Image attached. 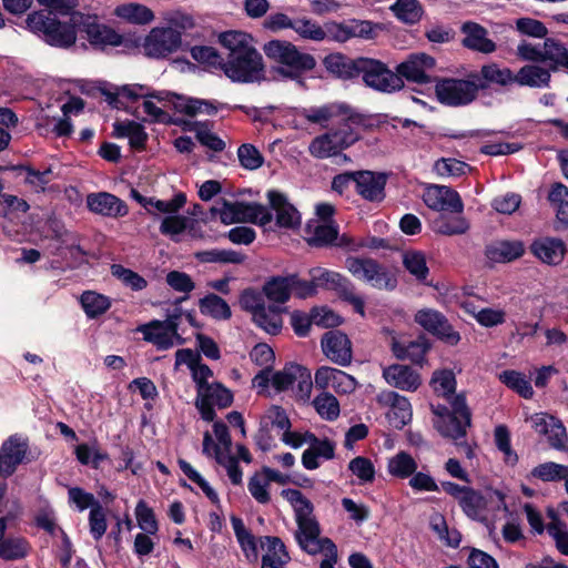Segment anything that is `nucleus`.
I'll use <instances>...</instances> for the list:
<instances>
[{
    "label": "nucleus",
    "mask_w": 568,
    "mask_h": 568,
    "mask_svg": "<svg viewBox=\"0 0 568 568\" xmlns=\"http://www.w3.org/2000/svg\"><path fill=\"white\" fill-rule=\"evenodd\" d=\"M220 44L229 50L222 71L234 83H260L265 80L262 54L252 45V37L242 31H225Z\"/></svg>",
    "instance_id": "1"
},
{
    "label": "nucleus",
    "mask_w": 568,
    "mask_h": 568,
    "mask_svg": "<svg viewBox=\"0 0 568 568\" xmlns=\"http://www.w3.org/2000/svg\"><path fill=\"white\" fill-rule=\"evenodd\" d=\"M281 495L292 505L295 515L297 529L294 538L300 548L310 554L316 555L326 551L329 559L337 560V547L328 537H321V526L314 516V506L301 490L287 488Z\"/></svg>",
    "instance_id": "2"
},
{
    "label": "nucleus",
    "mask_w": 568,
    "mask_h": 568,
    "mask_svg": "<svg viewBox=\"0 0 568 568\" xmlns=\"http://www.w3.org/2000/svg\"><path fill=\"white\" fill-rule=\"evenodd\" d=\"M265 55L278 64L275 72L284 79L305 85L303 75L316 67L311 53L302 52L290 41L271 40L263 45Z\"/></svg>",
    "instance_id": "3"
},
{
    "label": "nucleus",
    "mask_w": 568,
    "mask_h": 568,
    "mask_svg": "<svg viewBox=\"0 0 568 568\" xmlns=\"http://www.w3.org/2000/svg\"><path fill=\"white\" fill-rule=\"evenodd\" d=\"M74 14L60 20L50 17L45 10L32 11L26 19V27L48 45L67 50L72 48L78 39L79 23L72 21Z\"/></svg>",
    "instance_id": "4"
},
{
    "label": "nucleus",
    "mask_w": 568,
    "mask_h": 568,
    "mask_svg": "<svg viewBox=\"0 0 568 568\" xmlns=\"http://www.w3.org/2000/svg\"><path fill=\"white\" fill-rule=\"evenodd\" d=\"M348 272L376 290L394 291L398 281L394 273L371 257L349 256L345 261Z\"/></svg>",
    "instance_id": "5"
},
{
    "label": "nucleus",
    "mask_w": 568,
    "mask_h": 568,
    "mask_svg": "<svg viewBox=\"0 0 568 568\" xmlns=\"http://www.w3.org/2000/svg\"><path fill=\"white\" fill-rule=\"evenodd\" d=\"M213 215L220 213V219L223 224L232 223H252L265 226L273 220L272 212L261 203L257 202H229L223 200V209H211Z\"/></svg>",
    "instance_id": "6"
},
{
    "label": "nucleus",
    "mask_w": 568,
    "mask_h": 568,
    "mask_svg": "<svg viewBox=\"0 0 568 568\" xmlns=\"http://www.w3.org/2000/svg\"><path fill=\"white\" fill-rule=\"evenodd\" d=\"M437 100L445 105L460 106L471 103L478 95L475 80L468 75V79L444 78L439 79L435 85Z\"/></svg>",
    "instance_id": "7"
},
{
    "label": "nucleus",
    "mask_w": 568,
    "mask_h": 568,
    "mask_svg": "<svg viewBox=\"0 0 568 568\" xmlns=\"http://www.w3.org/2000/svg\"><path fill=\"white\" fill-rule=\"evenodd\" d=\"M359 75L368 88L378 92L393 93L404 87L400 77L389 70L384 62L376 59L363 57Z\"/></svg>",
    "instance_id": "8"
},
{
    "label": "nucleus",
    "mask_w": 568,
    "mask_h": 568,
    "mask_svg": "<svg viewBox=\"0 0 568 568\" xmlns=\"http://www.w3.org/2000/svg\"><path fill=\"white\" fill-rule=\"evenodd\" d=\"M414 322L442 343L455 346L460 342V334L448 318L435 308H422L414 315Z\"/></svg>",
    "instance_id": "9"
},
{
    "label": "nucleus",
    "mask_w": 568,
    "mask_h": 568,
    "mask_svg": "<svg viewBox=\"0 0 568 568\" xmlns=\"http://www.w3.org/2000/svg\"><path fill=\"white\" fill-rule=\"evenodd\" d=\"M182 45V34L171 27L152 28L144 38V54L152 59H164L176 52Z\"/></svg>",
    "instance_id": "10"
},
{
    "label": "nucleus",
    "mask_w": 568,
    "mask_h": 568,
    "mask_svg": "<svg viewBox=\"0 0 568 568\" xmlns=\"http://www.w3.org/2000/svg\"><path fill=\"white\" fill-rule=\"evenodd\" d=\"M72 21L79 23V32L85 33L88 41L94 48L118 47L123 41L122 36L100 23L97 14L77 12Z\"/></svg>",
    "instance_id": "11"
},
{
    "label": "nucleus",
    "mask_w": 568,
    "mask_h": 568,
    "mask_svg": "<svg viewBox=\"0 0 568 568\" xmlns=\"http://www.w3.org/2000/svg\"><path fill=\"white\" fill-rule=\"evenodd\" d=\"M356 174L355 190L362 199L372 203H381L385 200L387 173L359 170Z\"/></svg>",
    "instance_id": "12"
},
{
    "label": "nucleus",
    "mask_w": 568,
    "mask_h": 568,
    "mask_svg": "<svg viewBox=\"0 0 568 568\" xmlns=\"http://www.w3.org/2000/svg\"><path fill=\"white\" fill-rule=\"evenodd\" d=\"M435 64V59L426 53H412L405 61L397 64L395 73L400 77V80L406 79L408 82L428 84L432 79L426 71L433 69Z\"/></svg>",
    "instance_id": "13"
},
{
    "label": "nucleus",
    "mask_w": 568,
    "mask_h": 568,
    "mask_svg": "<svg viewBox=\"0 0 568 568\" xmlns=\"http://www.w3.org/2000/svg\"><path fill=\"white\" fill-rule=\"evenodd\" d=\"M343 115L345 116L343 122L336 129L329 131L341 152L361 139L358 128L368 129L372 126L371 119L366 115L355 113L352 110L348 111V114Z\"/></svg>",
    "instance_id": "14"
},
{
    "label": "nucleus",
    "mask_w": 568,
    "mask_h": 568,
    "mask_svg": "<svg viewBox=\"0 0 568 568\" xmlns=\"http://www.w3.org/2000/svg\"><path fill=\"white\" fill-rule=\"evenodd\" d=\"M321 346L331 362L339 366H348L352 363V343L345 333L337 329L326 332L321 339Z\"/></svg>",
    "instance_id": "15"
},
{
    "label": "nucleus",
    "mask_w": 568,
    "mask_h": 568,
    "mask_svg": "<svg viewBox=\"0 0 568 568\" xmlns=\"http://www.w3.org/2000/svg\"><path fill=\"white\" fill-rule=\"evenodd\" d=\"M29 449L28 442L19 435H11L0 447V476L8 478L14 474Z\"/></svg>",
    "instance_id": "16"
},
{
    "label": "nucleus",
    "mask_w": 568,
    "mask_h": 568,
    "mask_svg": "<svg viewBox=\"0 0 568 568\" xmlns=\"http://www.w3.org/2000/svg\"><path fill=\"white\" fill-rule=\"evenodd\" d=\"M532 428L540 435H546L549 445L565 452L568 449V436L566 428L558 418L540 413L531 417Z\"/></svg>",
    "instance_id": "17"
},
{
    "label": "nucleus",
    "mask_w": 568,
    "mask_h": 568,
    "mask_svg": "<svg viewBox=\"0 0 568 568\" xmlns=\"http://www.w3.org/2000/svg\"><path fill=\"white\" fill-rule=\"evenodd\" d=\"M382 406H388L387 413L389 423L397 429H402L412 420V405L409 400L394 390H384L377 396Z\"/></svg>",
    "instance_id": "18"
},
{
    "label": "nucleus",
    "mask_w": 568,
    "mask_h": 568,
    "mask_svg": "<svg viewBox=\"0 0 568 568\" xmlns=\"http://www.w3.org/2000/svg\"><path fill=\"white\" fill-rule=\"evenodd\" d=\"M315 385L318 388L332 387L337 393L349 394L356 389L357 382L347 373L329 366H322L315 373Z\"/></svg>",
    "instance_id": "19"
},
{
    "label": "nucleus",
    "mask_w": 568,
    "mask_h": 568,
    "mask_svg": "<svg viewBox=\"0 0 568 568\" xmlns=\"http://www.w3.org/2000/svg\"><path fill=\"white\" fill-rule=\"evenodd\" d=\"M529 250L540 262L547 265H559L566 254V244L561 239L542 236L535 239Z\"/></svg>",
    "instance_id": "20"
},
{
    "label": "nucleus",
    "mask_w": 568,
    "mask_h": 568,
    "mask_svg": "<svg viewBox=\"0 0 568 568\" xmlns=\"http://www.w3.org/2000/svg\"><path fill=\"white\" fill-rule=\"evenodd\" d=\"M432 346V342L424 334H420L413 341L393 339L392 352L397 359L410 361L414 364L422 365Z\"/></svg>",
    "instance_id": "21"
},
{
    "label": "nucleus",
    "mask_w": 568,
    "mask_h": 568,
    "mask_svg": "<svg viewBox=\"0 0 568 568\" xmlns=\"http://www.w3.org/2000/svg\"><path fill=\"white\" fill-rule=\"evenodd\" d=\"M478 92L491 85L507 87L515 83V74L509 68H500L497 63L484 64L478 72L470 73Z\"/></svg>",
    "instance_id": "22"
},
{
    "label": "nucleus",
    "mask_w": 568,
    "mask_h": 568,
    "mask_svg": "<svg viewBox=\"0 0 568 568\" xmlns=\"http://www.w3.org/2000/svg\"><path fill=\"white\" fill-rule=\"evenodd\" d=\"M383 377L390 386L406 392H415L422 384L419 373L408 365H389L383 369Z\"/></svg>",
    "instance_id": "23"
},
{
    "label": "nucleus",
    "mask_w": 568,
    "mask_h": 568,
    "mask_svg": "<svg viewBox=\"0 0 568 568\" xmlns=\"http://www.w3.org/2000/svg\"><path fill=\"white\" fill-rule=\"evenodd\" d=\"M363 57L352 59L341 52L326 55L323 64L328 73L341 80H353L359 77Z\"/></svg>",
    "instance_id": "24"
},
{
    "label": "nucleus",
    "mask_w": 568,
    "mask_h": 568,
    "mask_svg": "<svg viewBox=\"0 0 568 568\" xmlns=\"http://www.w3.org/2000/svg\"><path fill=\"white\" fill-rule=\"evenodd\" d=\"M87 205L91 212L103 216L118 217L128 214L126 204L118 196L108 192L89 194L87 196Z\"/></svg>",
    "instance_id": "25"
},
{
    "label": "nucleus",
    "mask_w": 568,
    "mask_h": 568,
    "mask_svg": "<svg viewBox=\"0 0 568 568\" xmlns=\"http://www.w3.org/2000/svg\"><path fill=\"white\" fill-rule=\"evenodd\" d=\"M304 234L305 241L312 247L332 246L338 239V226L333 221H311L306 224Z\"/></svg>",
    "instance_id": "26"
},
{
    "label": "nucleus",
    "mask_w": 568,
    "mask_h": 568,
    "mask_svg": "<svg viewBox=\"0 0 568 568\" xmlns=\"http://www.w3.org/2000/svg\"><path fill=\"white\" fill-rule=\"evenodd\" d=\"M267 199L272 210L276 212V224L280 227L294 229L301 224L298 211L288 203L286 196L277 191H268Z\"/></svg>",
    "instance_id": "27"
},
{
    "label": "nucleus",
    "mask_w": 568,
    "mask_h": 568,
    "mask_svg": "<svg viewBox=\"0 0 568 568\" xmlns=\"http://www.w3.org/2000/svg\"><path fill=\"white\" fill-rule=\"evenodd\" d=\"M261 542L266 546V552L261 558V568H286L291 556L283 540L276 536H264Z\"/></svg>",
    "instance_id": "28"
},
{
    "label": "nucleus",
    "mask_w": 568,
    "mask_h": 568,
    "mask_svg": "<svg viewBox=\"0 0 568 568\" xmlns=\"http://www.w3.org/2000/svg\"><path fill=\"white\" fill-rule=\"evenodd\" d=\"M526 247L520 240L497 241L486 247L485 255L495 263H509L521 257Z\"/></svg>",
    "instance_id": "29"
},
{
    "label": "nucleus",
    "mask_w": 568,
    "mask_h": 568,
    "mask_svg": "<svg viewBox=\"0 0 568 568\" xmlns=\"http://www.w3.org/2000/svg\"><path fill=\"white\" fill-rule=\"evenodd\" d=\"M462 32L465 34L463 45L470 50L483 53H491L496 50V44L487 38V30L476 22H465L462 26Z\"/></svg>",
    "instance_id": "30"
},
{
    "label": "nucleus",
    "mask_w": 568,
    "mask_h": 568,
    "mask_svg": "<svg viewBox=\"0 0 568 568\" xmlns=\"http://www.w3.org/2000/svg\"><path fill=\"white\" fill-rule=\"evenodd\" d=\"M138 331L142 333L143 339L152 343L159 351H166L173 347V332L160 320H153L146 324L140 325Z\"/></svg>",
    "instance_id": "31"
},
{
    "label": "nucleus",
    "mask_w": 568,
    "mask_h": 568,
    "mask_svg": "<svg viewBox=\"0 0 568 568\" xmlns=\"http://www.w3.org/2000/svg\"><path fill=\"white\" fill-rule=\"evenodd\" d=\"M113 136L118 139L129 138L130 146L138 151L145 149L149 139L144 126L141 123L131 120L114 122Z\"/></svg>",
    "instance_id": "32"
},
{
    "label": "nucleus",
    "mask_w": 568,
    "mask_h": 568,
    "mask_svg": "<svg viewBox=\"0 0 568 568\" xmlns=\"http://www.w3.org/2000/svg\"><path fill=\"white\" fill-rule=\"evenodd\" d=\"M331 291L335 292L342 301L351 304L356 313L365 316L364 298L356 294L355 285L349 278L336 272Z\"/></svg>",
    "instance_id": "33"
},
{
    "label": "nucleus",
    "mask_w": 568,
    "mask_h": 568,
    "mask_svg": "<svg viewBox=\"0 0 568 568\" xmlns=\"http://www.w3.org/2000/svg\"><path fill=\"white\" fill-rule=\"evenodd\" d=\"M231 524L236 540L246 558L251 564L258 560V549L255 536L245 527L243 520L237 516H231Z\"/></svg>",
    "instance_id": "34"
},
{
    "label": "nucleus",
    "mask_w": 568,
    "mask_h": 568,
    "mask_svg": "<svg viewBox=\"0 0 568 568\" xmlns=\"http://www.w3.org/2000/svg\"><path fill=\"white\" fill-rule=\"evenodd\" d=\"M547 200L556 211V230L568 227V187L556 182L551 185Z\"/></svg>",
    "instance_id": "35"
},
{
    "label": "nucleus",
    "mask_w": 568,
    "mask_h": 568,
    "mask_svg": "<svg viewBox=\"0 0 568 568\" xmlns=\"http://www.w3.org/2000/svg\"><path fill=\"white\" fill-rule=\"evenodd\" d=\"M184 131L195 132L196 140L207 149L214 152H222L225 149V142L211 131L212 123L209 121H183Z\"/></svg>",
    "instance_id": "36"
},
{
    "label": "nucleus",
    "mask_w": 568,
    "mask_h": 568,
    "mask_svg": "<svg viewBox=\"0 0 568 568\" xmlns=\"http://www.w3.org/2000/svg\"><path fill=\"white\" fill-rule=\"evenodd\" d=\"M550 78V70L534 64H526L515 74V83L521 87L548 88Z\"/></svg>",
    "instance_id": "37"
},
{
    "label": "nucleus",
    "mask_w": 568,
    "mask_h": 568,
    "mask_svg": "<svg viewBox=\"0 0 568 568\" xmlns=\"http://www.w3.org/2000/svg\"><path fill=\"white\" fill-rule=\"evenodd\" d=\"M389 10L402 23L414 26L422 20L424 8L418 0H396Z\"/></svg>",
    "instance_id": "38"
},
{
    "label": "nucleus",
    "mask_w": 568,
    "mask_h": 568,
    "mask_svg": "<svg viewBox=\"0 0 568 568\" xmlns=\"http://www.w3.org/2000/svg\"><path fill=\"white\" fill-rule=\"evenodd\" d=\"M449 415L446 419L435 420V428L445 438L453 440L464 438L471 423L466 424V417H462L458 414L450 413Z\"/></svg>",
    "instance_id": "39"
},
{
    "label": "nucleus",
    "mask_w": 568,
    "mask_h": 568,
    "mask_svg": "<svg viewBox=\"0 0 568 568\" xmlns=\"http://www.w3.org/2000/svg\"><path fill=\"white\" fill-rule=\"evenodd\" d=\"M262 292L271 302L277 304L286 303L292 295L288 274L268 277L262 287Z\"/></svg>",
    "instance_id": "40"
},
{
    "label": "nucleus",
    "mask_w": 568,
    "mask_h": 568,
    "mask_svg": "<svg viewBox=\"0 0 568 568\" xmlns=\"http://www.w3.org/2000/svg\"><path fill=\"white\" fill-rule=\"evenodd\" d=\"M348 111H351V108L347 104L333 103L304 110L303 116L311 123L326 126L327 122L332 120L334 116L348 114Z\"/></svg>",
    "instance_id": "41"
},
{
    "label": "nucleus",
    "mask_w": 568,
    "mask_h": 568,
    "mask_svg": "<svg viewBox=\"0 0 568 568\" xmlns=\"http://www.w3.org/2000/svg\"><path fill=\"white\" fill-rule=\"evenodd\" d=\"M254 323L271 335H277L283 326L281 308L270 305L260 307L253 317Z\"/></svg>",
    "instance_id": "42"
},
{
    "label": "nucleus",
    "mask_w": 568,
    "mask_h": 568,
    "mask_svg": "<svg viewBox=\"0 0 568 568\" xmlns=\"http://www.w3.org/2000/svg\"><path fill=\"white\" fill-rule=\"evenodd\" d=\"M458 504L464 514L473 520H479L487 508L485 496L473 487L466 489V494L459 497Z\"/></svg>",
    "instance_id": "43"
},
{
    "label": "nucleus",
    "mask_w": 568,
    "mask_h": 568,
    "mask_svg": "<svg viewBox=\"0 0 568 568\" xmlns=\"http://www.w3.org/2000/svg\"><path fill=\"white\" fill-rule=\"evenodd\" d=\"M498 378L503 384L521 397L527 399L532 397L534 389L531 387L530 379L524 373L514 369H506L498 375Z\"/></svg>",
    "instance_id": "44"
},
{
    "label": "nucleus",
    "mask_w": 568,
    "mask_h": 568,
    "mask_svg": "<svg viewBox=\"0 0 568 568\" xmlns=\"http://www.w3.org/2000/svg\"><path fill=\"white\" fill-rule=\"evenodd\" d=\"M80 304L89 318H97L111 307L108 296L93 291H85L80 296Z\"/></svg>",
    "instance_id": "45"
},
{
    "label": "nucleus",
    "mask_w": 568,
    "mask_h": 568,
    "mask_svg": "<svg viewBox=\"0 0 568 568\" xmlns=\"http://www.w3.org/2000/svg\"><path fill=\"white\" fill-rule=\"evenodd\" d=\"M202 314L215 320H229L232 316L231 308L221 296L210 293L199 301Z\"/></svg>",
    "instance_id": "46"
},
{
    "label": "nucleus",
    "mask_w": 568,
    "mask_h": 568,
    "mask_svg": "<svg viewBox=\"0 0 568 568\" xmlns=\"http://www.w3.org/2000/svg\"><path fill=\"white\" fill-rule=\"evenodd\" d=\"M403 265L410 275L419 283L427 284L426 280L429 268L426 263V256L420 251H407L403 254Z\"/></svg>",
    "instance_id": "47"
},
{
    "label": "nucleus",
    "mask_w": 568,
    "mask_h": 568,
    "mask_svg": "<svg viewBox=\"0 0 568 568\" xmlns=\"http://www.w3.org/2000/svg\"><path fill=\"white\" fill-rule=\"evenodd\" d=\"M347 38H359L364 40H373L376 38L377 32L383 30L381 23H375L368 20L348 19L345 20Z\"/></svg>",
    "instance_id": "48"
},
{
    "label": "nucleus",
    "mask_w": 568,
    "mask_h": 568,
    "mask_svg": "<svg viewBox=\"0 0 568 568\" xmlns=\"http://www.w3.org/2000/svg\"><path fill=\"white\" fill-rule=\"evenodd\" d=\"M387 469L392 476L405 479L417 470V463L408 453L399 452L389 458Z\"/></svg>",
    "instance_id": "49"
},
{
    "label": "nucleus",
    "mask_w": 568,
    "mask_h": 568,
    "mask_svg": "<svg viewBox=\"0 0 568 568\" xmlns=\"http://www.w3.org/2000/svg\"><path fill=\"white\" fill-rule=\"evenodd\" d=\"M115 13L124 20L138 24H146L154 19V13L151 9L138 3L120 6L115 9Z\"/></svg>",
    "instance_id": "50"
},
{
    "label": "nucleus",
    "mask_w": 568,
    "mask_h": 568,
    "mask_svg": "<svg viewBox=\"0 0 568 568\" xmlns=\"http://www.w3.org/2000/svg\"><path fill=\"white\" fill-rule=\"evenodd\" d=\"M308 151L316 159H327L341 154V150L329 131L315 138L311 142Z\"/></svg>",
    "instance_id": "51"
},
{
    "label": "nucleus",
    "mask_w": 568,
    "mask_h": 568,
    "mask_svg": "<svg viewBox=\"0 0 568 568\" xmlns=\"http://www.w3.org/2000/svg\"><path fill=\"white\" fill-rule=\"evenodd\" d=\"M29 544L24 538L8 537L0 540V558L4 560H18L28 555Z\"/></svg>",
    "instance_id": "52"
},
{
    "label": "nucleus",
    "mask_w": 568,
    "mask_h": 568,
    "mask_svg": "<svg viewBox=\"0 0 568 568\" xmlns=\"http://www.w3.org/2000/svg\"><path fill=\"white\" fill-rule=\"evenodd\" d=\"M301 372V365L296 363H288L283 369L273 373L272 386L277 393L287 390L293 386L298 378Z\"/></svg>",
    "instance_id": "53"
},
{
    "label": "nucleus",
    "mask_w": 568,
    "mask_h": 568,
    "mask_svg": "<svg viewBox=\"0 0 568 568\" xmlns=\"http://www.w3.org/2000/svg\"><path fill=\"white\" fill-rule=\"evenodd\" d=\"M531 476L542 481H559L568 476V466L547 462L531 470Z\"/></svg>",
    "instance_id": "54"
},
{
    "label": "nucleus",
    "mask_w": 568,
    "mask_h": 568,
    "mask_svg": "<svg viewBox=\"0 0 568 568\" xmlns=\"http://www.w3.org/2000/svg\"><path fill=\"white\" fill-rule=\"evenodd\" d=\"M45 226L50 232L51 239L60 242L61 245L70 244L71 248H77L78 251H81L80 245H75V234L69 232L61 220L57 219L55 216H50L45 222Z\"/></svg>",
    "instance_id": "55"
},
{
    "label": "nucleus",
    "mask_w": 568,
    "mask_h": 568,
    "mask_svg": "<svg viewBox=\"0 0 568 568\" xmlns=\"http://www.w3.org/2000/svg\"><path fill=\"white\" fill-rule=\"evenodd\" d=\"M191 57L199 63L210 68L222 70L224 58L219 51L210 45H194L190 50Z\"/></svg>",
    "instance_id": "56"
},
{
    "label": "nucleus",
    "mask_w": 568,
    "mask_h": 568,
    "mask_svg": "<svg viewBox=\"0 0 568 568\" xmlns=\"http://www.w3.org/2000/svg\"><path fill=\"white\" fill-rule=\"evenodd\" d=\"M318 415L326 420H335L339 416V403L336 397L328 393H322L313 400Z\"/></svg>",
    "instance_id": "57"
},
{
    "label": "nucleus",
    "mask_w": 568,
    "mask_h": 568,
    "mask_svg": "<svg viewBox=\"0 0 568 568\" xmlns=\"http://www.w3.org/2000/svg\"><path fill=\"white\" fill-rule=\"evenodd\" d=\"M111 274L133 291H142L148 286L144 277L121 264H113L111 266Z\"/></svg>",
    "instance_id": "58"
},
{
    "label": "nucleus",
    "mask_w": 568,
    "mask_h": 568,
    "mask_svg": "<svg viewBox=\"0 0 568 568\" xmlns=\"http://www.w3.org/2000/svg\"><path fill=\"white\" fill-rule=\"evenodd\" d=\"M294 31L305 40H312L316 42L325 40L324 24L321 26L316 21L308 18L296 19Z\"/></svg>",
    "instance_id": "59"
},
{
    "label": "nucleus",
    "mask_w": 568,
    "mask_h": 568,
    "mask_svg": "<svg viewBox=\"0 0 568 568\" xmlns=\"http://www.w3.org/2000/svg\"><path fill=\"white\" fill-rule=\"evenodd\" d=\"M430 384L434 385V390L443 397L453 395L456 390V377L453 371L442 369L433 373Z\"/></svg>",
    "instance_id": "60"
},
{
    "label": "nucleus",
    "mask_w": 568,
    "mask_h": 568,
    "mask_svg": "<svg viewBox=\"0 0 568 568\" xmlns=\"http://www.w3.org/2000/svg\"><path fill=\"white\" fill-rule=\"evenodd\" d=\"M237 158H239L240 164L244 169L250 170V171L260 169L264 163V156L257 150V148L251 143H244L239 146Z\"/></svg>",
    "instance_id": "61"
},
{
    "label": "nucleus",
    "mask_w": 568,
    "mask_h": 568,
    "mask_svg": "<svg viewBox=\"0 0 568 568\" xmlns=\"http://www.w3.org/2000/svg\"><path fill=\"white\" fill-rule=\"evenodd\" d=\"M37 2L44 7L47 13H50V17H68L70 18L72 13L79 12L75 10L79 6V0H37Z\"/></svg>",
    "instance_id": "62"
},
{
    "label": "nucleus",
    "mask_w": 568,
    "mask_h": 568,
    "mask_svg": "<svg viewBox=\"0 0 568 568\" xmlns=\"http://www.w3.org/2000/svg\"><path fill=\"white\" fill-rule=\"evenodd\" d=\"M470 166L459 160L453 158H442L434 164V171L440 176H462Z\"/></svg>",
    "instance_id": "63"
},
{
    "label": "nucleus",
    "mask_w": 568,
    "mask_h": 568,
    "mask_svg": "<svg viewBox=\"0 0 568 568\" xmlns=\"http://www.w3.org/2000/svg\"><path fill=\"white\" fill-rule=\"evenodd\" d=\"M348 469L361 483H372L375 479V467L367 457L357 456L348 463Z\"/></svg>",
    "instance_id": "64"
}]
</instances>
